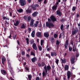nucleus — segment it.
I'll list each match as a JSON object with an SVG mask.
<instances>
[{"mask_svg": "<svg viewBox=\"0 0 80 80\" xmlns=\"http://www.w3.org/2000/svg\"><path fill=\"white\" fill-rule=\"evenodd\" d=\"M50 18H48V22H46V26L47 27H48L49 28H53L54 27V24H53L52 23L50 22H53L57 21V19L55 18V16L53 15H52L50 17Z\"/></svg>", "mask_w": 80, "mask_h": 80, "instance_id": "nucleus-1", "label": "nucleus"}, {"mask_svg": "<svg viewBox=\"0 0 80 80\" xmlns=\"http://www.w3.org/2000/svg\"><path fill=\"white\" fill-rule=\"evenodd\" d=\"M51 66H50L49 65H48L47 67L46 66H45L44 67V69L46 73H47L48 72V71H50V70H51Z\"/></svg>", "mask_w": 80, "mask_h": 80, "instance_id": "nucleus-2", "label": "nucleus"}, {"mask_svg": "<svg viewBox=\"0 0 80 80\" xmlns=\"http://www.w3.org/2000/svg\"><path fill=\"white\" fill-rule=\"evenodd\" d=\"M19 3L21 6H25L26 4V1H25V0H20Z\"/></svg>", "mask_w": 80, "mask_h": 80, "instance_id": "nucleus-3", "label": "nucleus"}, {"mask_svg": "<svg viewBox=\"0 0 80 80\" xmlns=\"http://www.w3.org/2000/svg\"><path fill=\"white\" fill-rule=\"evenodd\" d=\"M8 67L10 70V72L11 73H12V72H13V70H12V67L11 66V63H10V62L8 61Z\"/></svg>", "mask_w": 80, "mask_h": 80, "instance_id": "nucleus-4", "label": "nucleus"}, {"mask_svg": "<svg viewBox=\"0 0 80 80\" xmlns=\"http://www.w3.org/2000/svg\"><path fill=\"white\" fill-rule=\"evenodd\" d=\"M78 32V29L73 28V30H72V35H74Z\"/></svg>", "mask_w": 80, "mask_h": 80, "instance_id": "nucleus-5", "label": "nucleus"}, {"mask_svg": "<svg viewBox=\"0 0 80 80\" xmlns=\"http://www.w3.org/2000/svg\"><path fill=\"white\" fill-rule=\"evenodd\" d=\"M67 76L68 77V79H69L71 77H72V74H71V72L69 71H68L67 73Z\"/></svg>", "mask_w": 80, "mask_h": 80, "instance_id": "nucleus-6", "label": "nucleus"}, {"mask_svg": "<svg viewBox=\"0 0 80 80\" xmlns=\"http://www.w3.org/2000/svg\"><path fill=\"white\" fill-rule=\"evenodd\" d=\"M68 39L66 41L65 43L64 44L65 48L66 49H67L68 48Z\"/></svg>", "mask_w": 80, "mask_h": 80, "instance_id": "nucleus-7", "label": "nucleus"}, {"mask_svg": "<svg viewBox=\"0 0 80 80\" xmlns=\"http://www.w3.org/2000/svg\"><path fill=\"white\" fill-rule=\"evenodd\" d=\"M71 62L72 64H73L75 63V57L72 56L71 57Z\"/></svg>", "mask_w": 80, "mask_h": 80, "instance_id": "nucleus-8", "label": "nucleus"}, {"mask_svg": "<svg viewBox=\"0 0 80 80\" xmlns=\"http://www.w3.org/2000/svg\"><path fill=\"white\" fill-rule=\"evenodd\" d=\"M2 63L3 65H5V61L6 60V58L5 57H2L1 58Z\"/></svg>", "mask_w": 80, "mask_h": 80, "instance_id": "nucleus-9", "label": "nucleus"}, {"mask_svg": "<svg viewBox=\"0 0 80 80\" xmlns=\"http://www.w3.org/2000/svg\"><path fill=\"white\" fill-rule=\"evenodd\" d=\"M57 15H58V16L59 17H61L62 16V12H60V11L59 10H58L56 12Z\"/></svg>", "mask_w": 80, "mask_h": 80, "instance_id": "nucleus-10", "label": "nucleus"}, {"mask_svg": "<svg viewBox=\"0 0 80 80\" xmlns=\"http://www.w3.org/2000/svg\"><path fill=\"white\" fill-rule=\"evenodd\" d=\"M36 36L38 37L39 38H41L42 37V34H41V32H38L36 33Z\"/></svg>", "mask_w": 80, "mask_h": 80, "instance_id": "nucleus-11", "label": "nucleus"}, {"mask_svg": "<svg viewBox=\"0 0 80 80\" xmlns=\"http://www.w3.org/2000/svg\"><path fill=\"white\" fill-rule=\"evenodd\" d=\"M32 48L34 50H37V45L35 43H34L32 45Z\"/></svg>", "mask_w": 80, "mask_h": 80, "instance_id": "nucleus-12", "label": "nucleus"}, {"mask_svg": "<svg viewBox=\"0 0 80 80\" xmlns=\"http://www.w3.org/2000/svg\"><path fill=\"white\" fill-rule=\"evenodd\" d=\"M32 9H30L28 8L27 10H26V12L27 13H32Z\"/></svg>", "mask_w": 80, "mask_h": 80, "instance_id": "nucleus-13", "label": "nucleus"}, {"mask_svg": "<svg viewBox=\"0 0 80 80\" xmlns=\"http://www.w3.org/2000/svg\"><path fill=\"white\" fill-rule=\"evenodd\" d=\"M57 7H58V6L54 5L52 7V9L53 11H55L57 10Z\"/></svg>", "mask_w": 80, "mask_h": 80, "instance_id": "nucleus-14", "label": "nucleus"}, {"mask_svg": "<svg viewBox=\"0 0 80 80\" xmlns=\"http://www.w3.org/2000/svg\"><path fill=\"white\" fill-rule=\"evenodd\" d=\"M38 12H34V13H33L32 14V17H37V14H38Z\"/></svg>", "mask_w": 80, "mask_h": 80, "instance_id": "nucleus-15", "label": "nucleus"}, {"mask_svg": "<svg viewBox=\"0 0 80 80\" xmlns=\"http://www.w3.org/2000/svg\"><path fill=\"white\" fill-rule=\"evenodd\" d=\"M31 7L33 10H36V5H32L31 6Z\"/></svg>", "mask_w": 80, "mask_h": 80, "instance_id": "nucleus-16", "label": "nucleus"}, {"mask_svg": "<svg viewBox=\"0 0 80 80\" xmlns=\"http://www.w3.org/2000/svg\"><path fill=\"white\" fill-rule=\"evenodd\" d=\"M31 61L32 62L34 63V62H35L36 61H37V58L35 57H34L33 58L31 59Z\"/></svg>", "mask_w": 80, "mask_h": 80, "instance_id": "nucleus-17", "label": "nucleus"}, {"mask_svg": "<svg viewBox=\"0 0 80 80\" xmlns=\"http://www.w3.org/2000/svg\"><path fill=\"white\" fill-rule=\"evenodd\" d=\"M44 36L46 38H48L50 36L49 33H48L44 32Z\"/></svg>", "mask_w": 80, "mask_h": 80, "instance_id": "nucleus-18", "label": "nucleus"}, {"mask_svg": "<svg viewBox=\"0 0 80 80\" xmlns=\"http://www.w3.org/2000/svg\"><path fill=\"white\" fill-rule=\"evenodd\" d=\"M1 72L2 74H3V75H7V72H6V71L4 70H1Z\"/></svg>", "mask_w": 80, "mask_h": 80, "instance_id": "nucleus-19", "label": "nucleus"}, {"mask_svg": "<svg viewBox=\"0 0 80 80\" xmlns=\"http://www.w3.org/2000/svg\"><path fill=\"white\" fill-rule=\"evenodd\" d=\"M69 68V66L68 65H66L64 67V70L65 71L66 70H68Z\"/></svg>", "mask_w": 80, "mask_h": 80, "instance_id": "nucleus-20", "label": "nucleus"}, {"mask_svg": "<svg viewBox=\"0 0 80 80\" xmlns=\"http://www.w3.org/2000/svg\"><path fill=\"white\" fill-rule=\"evenodd\" d=\"M18 25H19V21H16V22L14 23V25L16 26V27H17Z\"/></svg>", "mask_w": 80, "mask_h": 80, "instance_id": "nucleus-21", "label": "nucleus"}, {"mask_svg": "<svg viewBox=\"0 0 80 80\" xmlns=\"http://www.w3.org/2000/svg\"><path fill=\"white\" fill-rule=\"evenodd\" d=\"M60 60H61L62 63H66V61H67V60L65 58H64L63 59H62V58H61Z\"/></svg>", "mask_w": 80, "mask_h": 80, "instance_id": "nucleus-22", "label": "nucleus"}, {"mask_svg": "<svg viewBox=\"0 0 80 80\" xmlns=\"http://www.w3.org/2000/svg\"><path fill=\"white\" fill-rule=\"evenodd\" d=\"M34 22V20L33 19H32L31 21V22L30 24V25L31 26V27H32L33 25V23Z\"/></svg>", "mask_w": 80, "mask_h": 80, "instance_id": "nucleus-23", "label": "nucleus"}, {"mask_svg": "<svg viewBox=\"0 0 80 80\" xmlns=\"http://www.w3.org/2000/svg\"><path fill=\"white\" fill-rule=\"evenodd\" d=\"M51 56H55V57H56V56H57V53L54 52H51Z\"/></svg>", "mask_w": 80, "mask_h": 80, "instance_id": "nucleus-24", "label": "nucleus"}, {"mask_svg": "<svg viewBox=\"0 0 80 80\" xmlns=\"http://www.w3.org/2000/svg\"><path fill=\"white\" fill-rule=\"evenodd\" d=\"M35 31H33L31 33V36L32 37H35Z\"/></svg>", "mask_w": 80, "mask_h": 80, "instance_id": "nucleus-25", "label": "nucleus"}, {"mask_svg": "<svg viewBox=\"0 0 80 80\" xmlns=\"http://www.w3.org/2000/svg\"><path fill=\"white\" fill-rule=\"evenodd\" d=\"M32 19V17L30 16H29L28 18V20H27V22H30V20Z\"/></svg>", "mask_w": 80, "mask_h": 80, "instance_id": "nucleus-26", "label": "nucleus"}, {"mask_svg": "<svg viewBox=\"0 0 80 80\" xmlns=\"http://www.w3.org/2000/svg\"><path fill=\"white\" fill-rule=\"evenodd\" d=\"M44 40H41V46H43L44 44Z\"/></svg>", "mask_w": 80, "mask_h": 80, "instance_id": "nucleus-27", "label": "nucleus"}, {"mask_svg": "<svg viewBox=\"0 0 80 80\" xmlns=\"http://www.w3.org/2000/svg\"><path fill=\"white\" fill-rule=\"evenodd\" d=\"M61 30H62V31H63L64 30V28H63V25L62 24L60 27Z\"/></svg>", "mask_w": 80, "mask_h": 80, "instance_id": "nucleus-28", "label": "nucleus"}, {"mask_svg": "<svg viewBox=\"0 0 80 80\" xmlns=\"http://www.w3.org/2000/svg\"><path fill=\"white\" fill-rule=\"evenodd\" d=\"M38 48L40 51H42V47L40 45H38Z\"/></svg>", "mask_w": 80, "mask_h": 80, "instance_id": "nucleus-29", "label": "nucleus"}, {"mask_svg": "<svg viewBox=\"0 0 80 80\" xmlns=\"http://www.w3.org/2000/svg\"><path fill=\"white\" fill-rule=\"evenodd\" d=\"M18 12H19V13H21V12H23V9L22 8L19 9L17 10Z\"/></svg>", "mask_w": 80, "mask_h": 80, "instance_id": "nucleus-30", "label": "nucleus"}, {"mask_svg": "<svg viewBox=\"0 0 80 80\" xmlns=\"http://www.w3.org/2000/svg\"><path fill=\"white\" fill-rule=\"evenodd\" d=\"M25 40H26L27 43V45H28L29 44V39L28 38H26Z\"/></svg>", "mask_w": 80, "mask_h": 80, "instance_id": "nucleus-31", "label": "nucleus"}, {"mask_svg": "<svg viewBox=\"0 0 80 80\" xmlns=\"http://www.w3.org/2000/svg\"><path fill=\"white\" fill-rule=\"evenodd\" d=\"M55 40H54V38H51V42L52 43H54Z\"/></svg>", "mask_w": 80, "mask_h": 80, "instance_id": "nucleus-32", "label": "nucleus"}, {"mask_svg": "<svg viewBox=\"0 0 80 80\" xmlns=\"http://www.w3.org/2000/svg\"><path fill=\"white\" fill-rule=\"evenodd\" d=\"M30 55H32V56L35 57V54L33 52H31Z\"/></svg>", "mask_w": 80, "mask_h": 80, "instance_id": "nucleus-33", "label": "nucleus"}, {"mask_svg": "<svg viewBox=\"0 0 80 80\" xmlns=\"http://www.w3.org/2000/svg\"><path fill=\"white\" fill-rule=\"evenodd\" d=\"M28 78L29 80H31V79L32 78V76L31 75H28Z\"/></svg>", "mask_w": 80, "mask_h": 80, "instance_id": "nucleus-34", "label": "nucleus"}, {"mask_svg": "<svg viewBox=\"0 0 80 80\" xmlns=\"http://www.w3.org/2000/svg\"><path fill=\"white\" fill-rule=\"evenodd\" d=\"M55 62H56V64L57 65H58V62H59V60L58 59H56V61H55Z\"/></svg>", "mask_w": 80, "mask_h": 80, "instance_id": "nucleus-35", "label": "nucleus"}, {"mask_svg": "<svg viewBox=\"0 0 80 80\" xmlns=\"http://www.w3.org/2000/svg\"><path fill=\"white\" fill-rule=\"evenodd\" d=\"M42 77H45V76H46V73L45 72V71H43L42 72Z\"/></svg>", "mask_w": 80, "mask_h": 80, "instance_id": "nucleus-36", "label": "nucleus"}, {"mask_svg": "<svg viewBox=\"0 0 80 80\" xmlns=\"http://www.w3.org/2000/svg\"><path fill=\"white\" fill-rule=\"evenodd\" d=\"M25 26L24 24H22L21 26V28H25Z\"/></svg>", "mask_w": 80, "mask_h": 80, "instance_id": "nucleus-37", "label": "nucleus"}, {"mask_svg": "<svg viewBox=\"0 0 80 80\" xmlns=\"http://www.w3.org/2000/svg\"><path fill=\"white\" fill-rule=\"evenodd\" d=\"M76 8H77L76 7H75V6H73L72 7V11H75L76 10Z\"/></svg>", "mask_w": 80, "mask_h": 80, "instance_id": "nucleus-38", "label": "nucleus"}, {"mask_svg": "<svg viewBox=\"0 0 80 80\" xmlns=\"http://www.w3.org/2000/svg\"><path fill=\"white\" fill-rule=\"evenodd\" d=\"M45 63L44 62H42L41 63V66L42 67H44V66H45Z\"/></svg>", "mask_w": 80, "mask_h": 80, "instance_id": "nucleus-39", "label": "nucleus"}, {"mask_svg": "<svg viewBox=\"0 0 80 80\" xmlns=\"http://www.w3.org/2000/svg\"><path fill=\"white\" fill-rule=\"evenodd\" d=\"M7 20H6V21H5L4 23L5 24H7L8 25L9 24V21L7 22Z\"/></svg>", "mask_w": 80, "mask_h": 80, "instance_id": "nucleus-40", "label": "nucleus"}, {"mask_svg": "<svg viewBox=\"0 0 80 80\" xmlns=\"http://www.w3.org/2000/svg\"><path fill=\"white\" fill-rule=\"evenodd\" d=\"M69 52H72V48L70 46H69Z\"/></svg>", "mask_w": 80, "mask_h": 80, "instance_id": "nucleus-41", "label": "nucleus"}, {"mask_svg": "<svg viewBox=\"0 0 80 80\" xmlns=\"http://www.w3.org/2000/svg\"><path fill=\"white\" fill-rule=\"evenodd\" d=\"M3 20H5V19H6V20H10V19L6 18L5 17V16L3 17Z\"/></svg>", "mask_w": 80, "mask_h": 80, "instance_id": "nucleus-42", "label": "nucleus"}, {"mask_svg": "<svg viewBox=\"0 0 80 80\" xmlns=\"http://www.w3.org/2000/svg\"><path fill=\"white\" fill-rule=\"evenodd\" d=\"M46 57H48L49 58H51V57H50V55L49 54H46Z\"/></svg>", "mask_w": 80, "mask_h": 80, "instance_id": "nucleus-43", "label": "nucleus"}, {"mask_svg": "<svg viewBox=\"0 0 80 80\" xmlns=\"http://www.w3.org/2000/svg\"><path fill=\"white\" fill-rule=\"evenodd\" d=\"M54 37L55 38H57V37H58V35L56 34L55 33L54 35Z\"/></svg>", "mask_w": 80, "mask_h": 80, "instance_id": "nucleus-44", "label": "nucleus"}, {"mask_svg": "<svg viewBox=\"0 0 80 80\" xmlns=\"http://www.w3.org/2000/svg\"><path fill=\"white\" fill-rule=\"evenodd\" d=\"M56 44L57 45H59L60 44V42L58 40H57L56 41Z\"/></svg>", "mask_w": 80, "mask_h": 80, "instance_id": "nucleus-45", "label": "nucleus"}, {"mask_svg": "<svg viewBox=\"0 0 80 80\" xmlns=\"http://www.w3.org/2000/svg\"><path fill=\"white\" fill-rule=\"evenodd\" d=\"M47 2H48V0H44V4H46V3H47Z\"/></svg>", "mask_w": 80, "mask_h": 80, "instance_id": "nucleus-46", "label": "nucleus"}, {"mask_svg": "<svg viewBox=\"0 0 80 80\" xmlns=\"http://www.w3.org/2000/svg\"><path fill=\"white\" fill-rule=\"evenodd\" d=\"M27 17L26 16H25L24 17V19L25 20H27Z\"/></svg>", "mask_w": 80, "mask_h": 80, "instance_id": "nucleus-47", "label": "nucleus"}, {"mask_svg": "<svg viewBox=\"0 0 80 80\" xmlns=\"http://www.w3.org/2000/svg\"><path fill=\"white\" fill-rule=\"evenodd\" d=\"M25 68L26 70H29V69L27 67H26Z\"/></svg>", "mask_w": 80, "mask_h": 80, "instance_id": "nucleus-48", "label": "nucleus"}, {"mask_svg": "<svg viewBox=\"0 0 80 80\" xmlns=\"http://www.w3.org/2000/svg\"><path fill=\"white\" fill-rule=\"evenodd\" d=\"M15 38H17V34H16V35L14 36L13 37V39H14V40H15Z\"/></svg>", "mask_w": 80, "mask_h": 80, "instance_id": "nucleus-49", "label": "nucleus"}, {"mask_svg": "<svg viewBox=\"0 0 80 80\" xmlns=\"http://www.w3.org/2000/svg\"><path fill=\"white\" fill-rule=\"evenodd\" d=\"M33 43H34V41H31L30 44L31 45H32Z\"/></svg>", "mask_w": 80, "mask_h": 80, "instance_id": "nucleus-50", "label": "nucleus"}, {"mask_svg": "<svg viewBox=\"0 0 80 80\" xmlns=\"http://www.w3.org/2000/svg\"><path fill=\"white\" fill-rule=\"evenodd\" d=\"M6 45H9V42H8V40L6 41Z\"/></svg>", "mask_w": 80, "mask_h": 80, "instance_id": "nucleus-51", "label": "nucleus"}, {"mask_svg": "<svg viewBox=\"0 0 80 80\" xmlns=\"http://www.w3.org/2000/svg\"><path fill=\"white\" fill-rule=\"evenodd\" d=\"M21 53L22 55H25V52L24 51H22Z\"/></svg>", "mask_w": 80, "mask_h": 80, "instance_id": "nucleus-52", "label": "nucleus"}, {"mask_svg": "<svg viewBox=\"0 0 80 80\" xmlns=\"http://www.w3.org/2000/svg\"><path fill=\"white\" fill-rule=\"evenodd\" d=\"M12 12H9L10 17H12Z\"/></svg>", "mask_w": 80, "mask_h": 80, "instance_id": "nucleus-53", "label": "nucleus"}, {"mask_svg": "<svg viewBox=\"0 0 80 80\" xmlns=\"http://www.w3.org/2000/svg\"><path fill=\"white\" fill-rule=\"evenodd\" d=\"M36 80H40V78L39 77H37L36 78Z\"/></svg>", "mask_w": 80, "mask_h": 80, "instance_id": "nucleus-54", "label": "nucleus"}, {"mask_svg": "<svg viewBox=\"0 0 80 80\" xmlns=\"http://www.w3.org/2000/svg\"><path fill=\"white\" fill-rule=\"evenodd\" d=\"M34 26L35 27H37V26H38V24H34Z\"/></svg>", "mask_w": 80, "mask_h": 80, "instance_id": "nucleus-55", "label": "nucleus"}, {"mask_svg": "<svg viewBox=\"0 0 80 80\" xmlns=\"http://www.w3.org/2000/svg\"><path fill=\"white\" fill-rule=\"evenodd\" d=\"M50 49H51V47H50L49 48H48L47 50L48 51H50Z\"/></svg>", "mask_w": 80, "mask_h": 80, "instance_id": "nucleus-56", "label": "nucleus"}, {"mask_svg": "<svg viewBox=\"0 0 80 80\" xmlns=\"http://www.w3.org/2000/svg\"><path fill=\"white\" fill-rule=\"evenodd\" d=\"M71 44L73 45V41H71Z\"/></svg>", "mask_w": 80, "mask_h": 80, "instance_id": "nucleus-57", "label": "nucleus"}, {"mask_svg": "<svg viewBox=\"0 0 80 80\" xmlns=\"http://www.w3.org/2000/svg\"><path fill=\"white\" fill-rule=\"evenodd\" d=\"M76 17L77 18H78V17H80V15H79V14H78L77 15Z\"/></svg>", "mask_w": 80, "mask_h": 80, "instance_id": "nucleus-58", "label": "nucleus"}, {"mask_svg": "<svg viewBox=\"0 0 80 80\" xmlns=\"http://www.w3.org/2000/svg\"><path fill=\"white\" fill-rule=\"evenodd\" d=\"M62 38V34H60L59 35V38Z\"/></svg>", "mask_w": 80, "mask_h": 80, "instance_id": "nucleus-59", "label": "nucleus"}, {"mask_svg": "<svg viewBox=\"0 0 80 80\" xmlns=\"http://www.w3.org/2000/svg\"><path fill=\"white\" fill-rule=\"evenodd\" d=\"M59 3V2H57L56 3V5H55V6H58L57 5H58V4Z\"/></svg>", "mask_w": 80, "mask_h": 80, "instance_id": "nucleus-60", "label": "nucleus"}, {"mask_svg": "<svg viewBox=\"0 0 80 80\" xmlns=\"http://www.w3.org/2000/svg\"><path fill=\"white\" fill-rule=\"evenodd\" d=\"M26 56L28 58H29V57H30V55L28 54H27Z\"/></svg>", "mask_w": 80, "mask_h": 80, "instance_id": "nucleus-61", "label": "nucleus"}, {"mask_svg": "<svg viewBox=\"0 0 80 80\" xmlns=\"http://www.w3.org/2000/svg\"><path fill=\"white\" fill-rule=\"evenodd\" d=\"M38 66H39V67H41V64H40V63H38Z\"/></svg>", "mask_w": 80, "mask_h": 80, "instance_id": "nucleus-62", "label": "nucleus"}, {"mask_svg": "<svg viewBox=\"0 0 80 80\" xmlns=\"http://www.w3.org/2000/svg\"><path fill=\"white\" fill-rule=\"evenodd\" d=\"M42 24H41V22H40V24H39V27H42Z\"/></svg>", "mask_w": 80, "mask_h": 80, "instance_id": "nucleus-63", "label": "nucleus"}, {"mask_svg": "<svg viewBox=\"0 0 80 80\" xmlns=\"http://www.w3.org/2000/svg\"><path fill=\"white\" fill-rule=\"evenodd\" d=\"M28 3H30L31 2V0H27Z\"/></svg>", "mask_w": 80, "mask_h": 80, "instance_id": "nucleus-64", "label": "nucleus"}]
</instances>
